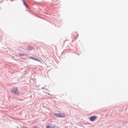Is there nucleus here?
I'll use <instances>...</instances> for the list:
<instances>
[{
  "mask_svg": "<svg viewBox=\"0 0 128 128\" xmlns=\"http://www.w3.org/2000/svg\"><path fill=\"white\" fill-rule=\"evenodd\" d=\"M18 54L20 56H27V54H24V53L22 54Z\"/></svg>",
  "mask_w": 128,
  "mask_h": 128,
  "instance_id": "39448f33",
  "label": "nucleus"
},
{
  "mask_svg": "<svg viewBox=\"0 0 128 128\" xmlns=\"http://www.w3.org/2000/svg\"><path fill=\"white\" fill-rule=\"evenodd\" d=\"M33 60H38V61H39V60H38L36 58H34Z\"/></svg>",
  "mask_w": 128,
  "mask_h": 128,
  "instance_id": "1a4fd4ad",
  "label": "nucleus"
},
{
  "mask_svg": "<svg viewBox=\"0 0 128 128\" xmlns=\"http://www.w3.org/2000/svg\"><path fill=\"white\" fill-rule=\"evenodd\" d=\"M55 126H53V127L52 128H59L58 127H56V128H54Z\"/></svg>",
  "mask_w": 128,
  "mask_h": 128,
  "instance_id": "9b49d317",
  "label": "nucleus"
},
{
  "mask_svg": "<svg viewBox=\"0 0 128 128\" xmlns=\"http://www.w3.org/2000/svg\"><path fill=\"white\" fill-rule=\"evenodd\" d=\"M34 128H37V127H34Z\"/></svg>",
  "mask_w": 128,
  "mask_h": 128,
  "instance_id": "ddd939ff",
  "label": "nucleus"
},
{
  "mask_svg": "<svg viewBox=\"0 0 128 128\" xmlns=\"http://www.w3.org/2000/svg\"><path fill=\"white\" fill-rule=\"evenodd\" d=\"M65 117V114L64 113H62L60 114L59 117L60 118H64Z\"/></svg>",
  "mask_w": 128,
  "mask_h": 128,
  "instance_id": "20e7f679",
  "label": "nucleus"
},
{
  "mask_svg": "<svg viewBox=\"0 0 128 128\" xmlns=\"http://www.w3.org/2000/svg\"><path fill=\"white\" fill-rule=\"evenodd\" d=\"M96 118V117L95 116H92L90 117V120L91 121H94Z\"/></svg>",
  "mask_w": 128,
  "mask_h": 128,
  "instance_id": "f03ea898",
  "label": "nucleus"
},
{
  "mask_svg": "<svg viewBox=\"0 0 128 128\" xmlns=\"http://www.w3.org/2000/svg\"><path fill=\"white\" fill-rule=\"evenodd\" d=\"M46 128H50V127L48 126H46Z\"/></svg>",
  "mask_w": 128,
  "mask_h": 128,
  "instance_id": "6e6552de",
  "label": "nucleus"
},
{
  "mask_svg": "<svg viewBox=\"0 0 128 128\" xmlns=\"http://www.w3.org/2000/svg\"><path fill=\"white\" fill-rule=\"evenodd\" d=\"M34 49V48L32 46H28L26 48V50H30Z\"/></svg>",
  "mask_w": 128,
  "mask_h": 128,
  "instance_id": "7ed1b4c3",
  "label": "nucleus"
},
{
  "mask_svg": "<svg viewBox=\"0 0 128 128\" xmlns=\"http://www.w3.org/2000/svg\"><path fill=\"white\" fill-rule=\"evenodd\" d=\"M54 115L57 117H59L60 114H54Z\"/></svg>",
  "mask_w": 128,
  "mask_h": 128,
  "instance_id": "423d86ee",
  "label": "nucleus"
},
{
  "mask_svg": "<svg viewBox=\"0 0 128 128\" xmlns=\"http://www.w3.org/2000/svg\"><path fill=\"white\" fill-rule=\"evenodd\" d=\"M11 91L14 94L17 95H19V92L18 91V89L17 87L14 88H12V90Z\"/></svg>",
  "mask_w": 128,
  "mask_h": 128,
  "instance_id": "f257e3e1",
  "label": "nucleus"
},
{
  "mask_svg": "<svg viewBox=\"0 0 128 128\" xmlns=\"http://www.w3.org/2000/svg\"><path fill=\"white\" fill-rule=\"evenodd\" d=\"M32 58V59H34V58H33L32 57H31V56H30V58Z\"/></svg>",
  "mask_w": 128,
  "mask_h": 128,
  "instance_id": "9d476101",
  "label": "nucleus"
},
{
  "mask_svg": "<svg viewBox=\"0 0 128 128\" xmlns=\"http://www.w3.org/2000/svg\"><path fill=\"white\" fill-rule=\"evenodd\" d=\"M22 128H27V127L23 126L22 127Z\"/></svg>",
  "mask_w": 128,
  "mask_h": 128,
  "instance_id": "f8f14e48",
  "label": "nucleus"
},
{
  "mask_svg": "<svg viewBox=\"0 0 128 128\" xmlns=\"http://www.w3.org/2000/svg\"><path fill=\"white\" fill-rule=\"evenodd\" d=\"M24 4L27 7H28V6H27V5L24 2Z\"/></svg>",
  "mask_w": 128,
  "mask_h": 128,
  "instance_id": "0eeeda50",
  "label": "nucleus"
}]
</instances>
